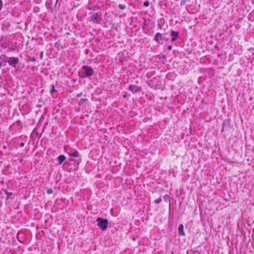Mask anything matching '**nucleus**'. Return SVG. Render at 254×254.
<instances>
[{"mask_svg": "<svg viewBox=\"0 0 254 254\" xmlns=\"http://www.w3.org/2000/svg\"><path fill=\"white\" fill-rule=\"evenodd\" d=\"M94 70L90 66H83L79 72L80 76L82 78H86L93 75Z\"/></svg>", "mask_w": 254, "mask_h": 254, "instance_id": "obj_1", "label": "nucleus"}, {"mask_svg": "<svg viewBox=\"0 0 254 254\" xmlns=\"http://www.w3.org/2000/svg\"><path fill=\"white\" fill-rule=\"evenodd\" d=\"M7 60H5V64L3 66L6 65V63H8V64L12 67L16 68V65L19 64V60L17 57H9L7 56H4Z\"/></svg>", "mask_w": 254, "mask_h": 254, "instance_id": "obj_2", "label": "nucleus"}, {"mask_svg": "<svg viewBox=\"0 0 254 254\" xmlns=\"http://www.w3.org/2000/svg\"><path fill=\"white\" fill-rule=\"evenodd\" d=\"M97 221L98 222V226L102 230L105 231L107 229L108 226V221L107 219L98 217L97 219Z\"/></svg>", "mask_w": 254, "mask_h": 254, "instance_id": "obj_3", "label": "nucleus"}, {"mask_svg": "<svg viewBox=\"0 0 254 254\" xmlns=\"http://www.w3.org/2000/svg\"><path fill=\"white\" fill-rule=\"evenodd\" d=\"M128 90L130 91L134 94L137 93H140L142 91L140 87L132 84L128 87Z\"/></svg>", "mask_w": 254, "mask_h": 254, "instance_id": "obj_4", "label": "nucleus"}, {"mask_svg": "<svg viewBox=\"0 0 254 254\" xmlns=\"http://www.w3.org/2000/svg\"><path fill=\"white\" fill-rule=\"evenodd\" d=\"M101 12H96L91 16V20L94 23H98L99 20L101 19Z\"/></svg>", "mask_w": 254, "mask_h": 254, "instance_id": "obj_5", "label": "nucleus"}, {"mask_svg": "<svg viewBox=\"0 0 254 254\" xmlns=\"http://www.w3.org/2000/svg\"><path fill=\"white\" fill-rule=\"evenodd\" d=\"M165 35V34H162L159 32H157L156 33L155 37H154L153 40L158 44L160 43V41L163 40V36Z\"/></svg>", "mask_w": 254, "mask_h": 254, "instance_id": "obj_6", "label": "nucleus"}, {"mask_svg": "<svg viewBox=\"0 0 254 254\" xmlns=\"http://www.w3.org/2000/svg\"><path fill=\"white\" fill-rule=\"evenodd\" d=\"M44 128H34L32 133L36 134L37 135H41L42 132H43Z\"/></svg>", "mask_w": 254, "mask_h": 254, "instance_id": "obj_7", "label": "nucleus"}, {"mask_svg": "<svg viewBox=\"0 0 254 254\" xmlns=\"http://www.w3.org/2000/svg\"><path fill=\"white\" fill-rule=\"evenodd\" d=\"M179 234L181 236H185V233L184 231V226L183 224H180L178 228Z\"/></svg>", "mask_w": 254, "mask_h": 254, "instance_id": "obj_8", "label": "nucleus"}, {"mask_svg": "<svg viewBox=\"0 0 254 254\" xmlns=\"http://www.w3.org/2000/svg\"><path fill=\"white\" fill-rule=\"evenodd\" d=\"M230 126V120L226 119L223 121L222 127H229Z\"/></svg>", "mask_w": 254, "mask_h": 254, "instance_id": "obj_9", "label": "nucleus"}, {"mask_svg": "<svg viewBox=\"0 0 254 254\" xmlns=\"http://www.w3.org/2000/svg\"><path fill=\"white\" fill-rule=\"evenodd\" d=\"M58 160L59 164L61 165L65 160V157L63 155H61L58 157Z\"/></svg>", "mask_w": 254, "mask_h": 254, "instance_id": "obj_10", "label": "nucleus"}, {"mask_svg": "<svg viewBox=\"0 0 254 254\" xmlns=\"http://www.w3.org/2000/svg\"><path fill=\"white\" fill-rule=\"evenodd\" d=\"M68 153L70 155L75 157H79L80 156L79 153L77 151H75V150H74L72 152H68Z\"/></svg>", "mask_w": 254, "mask_h": 254, "instance_id": "obj_11", "label": "nucleus"}, {"mask_svg": "<svg viewBox=\"0 0 254 254\" xmlns=\"http://www.w3.org/2000/svg\"><path fill=\"white\" fill-rule=\"evenodd\" d=\"M52 3V0H47L46 2L45 5L47 8L51 9V4Z\"/></svg>", "mask_w": 254, "mask_h": 254, "instance_id": "obj_12", "label": "nucleus"}, {"mask_svg": "<svg viewBox=\"0 0 254 254\" xmlns=\"http://www.w3.org/2000/svg\"><path fill=\"white\" fill-rule=\"evenodd\" d=\"M171 35L173 37H175V38H177L179 36V33L177 31H171Z\"/></svg>", "mask_w": 254, "mask_h": 254, "instance_id": "obj_13", "label": "nucleus"}, {"mask_svg": "<svg viewBox=\"0 0 254 254\" xmlns=\"http://www.w3.org/2000/svg\"><path fill=\"white\" fill-rule=\"evenodd\" d=\"M87 99H81L78 103L79 105L80 106H84L87 101Z\"/></svg>", "mask_w": 254, "mask_h": 254, "instance_id": "obj_14", "label": "nucleus"}, {"mask_svg": "<svg viewBox=\"0 0 254 254\" xmlns=\"http://www.w3.org/2000/svg\"><path fill=\"white\" fill-rule=\"evenodd\" d=\"M4 56H5V55H1L0 57V64L1 66L2 65L3 63H5V60H7V59H6L5 58V57H4Z\"/></svg>", "mask_w": 254, "mask_h": 254, "instance_id": "obj_15", "label": "nucleus"}, {"mask_svg": "<svg viewBox=\"0 0 254 254\" xmlns=\"http://www.w3.org/2000/svg\"><path fill=\"white\" fill-rule=\"evenodd\" d=\"M162 198L161 197H159L158 199L154 200V203L156 204H159L162 201Z\"/></svg>", "mask_w": 254, "mask_h": 254, "instance_id": "obj_16", "label": "nucleus"}, {"mask_svg": "<svg viewBox=\"0 0 254 254\" xmlns=\"http://www.w3.org/2000/svg\"><path fill=\"white\" fill-rule=\"evenodd\" d=\"M28 60L29 61H30V62H35L36 61V59L34 57H30V56H29L28 57Z\"/></svg>", "mask_w": 254, "mask_h": 254, "instance_id": "obj_17", "label": "nucleus"}, {"mask_svg": "<svg viewBox=\"0 0 254 254\" xmlns=\"http://www.w3.org/2000/svg\"><path fill=\"white\" fill-rule=\"evenodd\" d=\"M118 7L121 9H124L126 8V5L125 4H120Z\"/></svg>", "mask_w": 254, "mask_h": 254, "instance_id": "obj_18", "label": "nucleus"}, {"mask_svg": "<svg viewBox=\"0 0 254 254\" xmlns=\"http://www.w3.org/2000/svg\"><path fill=\"white\" fill-rule=\"evenodd\" d=\"M169 196L168 194L165 195L163 197L164 200L166 201H168L169 199Z\"/></svg>", "mask_w": 254, "mask_h": 254, "instance_id": "obj_19", "label": "nucleus"}, {"mask_svg": "<svg viewBox=\"0 0 254 254\" xmlns=\"http://www.w3.org/2000/svg\"><path fill=\"white\" fill-rule=\"evenodd\" d=\"M47 192L48 194H52L53 193V190L52 189H49L47 190Z\"/></svg>", "mask_w": 254, "mask_h": 254, "instance_id": "obj_20", "label": "nucleus"}, {"mask_svg": "<svg viewBox=\"0 0 254 254\" xmlns=\"http://www.w3.org/2000/svg\"><path fill=\"white\" fill-rule=\"evenodd\" d=\"M55 91V86H54V85L53 84V85H52V88H51V90H50V92H51V93H53V92H54Z\"/></svg>", "mask_w": 254, "mask_h": 254, "instance_id": "obj_21", "label": "nucleus"}, {"mask_svg": "<svg viewBox=\"0 0 254 254\" xmlns=\"http://www.w3.org/2000/svg\"><path fill=\"white\" fill-rule=\"evenodd\" d=\"M3 7V1L2 0H0V11L2 9Z\"/></svg>", "mask_w": 254, "mask_h": 254, "instance_id": "obj_22", "label": "nucleus"}, {"mask_svg": "<svg viewBox=\"0 0 254 254\" xmlns=\"http://www.w3.org/2000/svg\"><path fill=\"white\" fill-rule=\"evenodd\" d=\"M163 40H165V41H168L169 40V39L166 38L165 35L163 36Z\"/></svg>", "mask_w": 254, "mask_h": 254, "instance_id": "obj_23", "label": "nucleus"}, {"mask_svg": "<svg viewBox=\"0 0 254 254\" xmlns=\"http://www.w3.org/2000/svg\"><path fill=\"white\" fill-rule=\"evenodd\" d=\"M176 40H177V38H176L173 37V38L171 39V42H173L175 41Z\"/></svg>", "mask_w": 254, "mask_h": 254, "instance_id": "obj_24", "label": "nucleus"}, {"mask_svg": "<svg viewBox=\"0 0 254 254\" xmlns=\"http://www.w3.org/2000/svg\"><path fill=\"white\" fill-rule=\"evenodd\" d=\"M167 49H168V50H169V51L171 50H172V46H171V45L168 46V47H167Z\"/></svg>", "mask_w": 254, "mask_h": 254, "instance_id": "obj_25", "label": "nucleus"}, {"mask_svg": "<svg viewBox=\"0 0 254 254\" xmlns=\"http://www.w3.org/2000/svg\"><path fill=\"white\" fill-rule=\"evenodd\" d=\"M6 194L8 197H9L10 196L12 195V192H7Z\"/></svg>", "mask_w": 254, "mask_h": 254, "instance_id": "obj_26", "label": "nucleus"}, {"mask_svg": "<svg viewBox=\"0 0 254 254\" xmlns=\"http://www.w3.org/2000/svg\"><path fill=\"white\" fill-rule=\"evenodd\" d=\"M144 5L145 6H148V5H149V3H148V2H144Z\"/></svg>", "mask_w": 254, "mask_h": 254, "instance_id": "obj_27", "label": "nucleus"}, {"mask_svg": "<svg viewBox=\"0 0 254 254\" xmlns=\"http://www.w3.org/2000/svg\"><path fill=\"white\" fill-rule=\"evenodd\" d=\"M129 115H130V116H134V114H133L132 112H130V113H129Z\"/></svg>", "mask_w": 254, "mask_h": 254, "instance_id": "obj_28", "label": "nucleus"}, {"mask_svg": "<svg viewBox=\"0 0 254 254\" xmlns=\"http://www.w3.org/2000/svg\"><path fill=\"white\" fill-rule=\"evenodd\" d=\"M185 4V1H184L183 0H182L181 1V5H182L183 4Z\"/></svg>", "mask_w": 254, "mask_h": 254, "instance_id": "obj_29", "label": "nucleus"}, {"mask_svg": "<svg viewBox=\"0 0 254 254\" xmlns=\"http://www.w3.org/2000/svg\"><path fill=\"white\" fill-rule=\"evenodd\" d=\"M58 0H56V4H55V5H56V4H57V2H58Z\"/></svg>", "mask_w": 254, "mask_h": 254, "instance_id": "obj_30", "label": "nucleus"}, {"mask_svg": "<svg viewBox=\"0 0 254 254\" xmlns=\"http://www.w3.org/2000/svg\"><path fill=\"white\" fill-rule=\"evenodd\" d=\"M24 145V143H21V146H23Z\"/></svg>", "mask_w": 254, "mask_h": 254, "instance_id": "obj_31", "label": "nucleus"}, {"mask_svg": "<svg viewBox=\"0 0 254 254\" xmlns=\"http://www.w3.org/2000/svg\"><path fill=\"white\" fill-rule=\"evenodd\" d=\"M253 3L254 4V0H253Z\"/></svg>", "mask_w": 254, "mask_h": 254, "instance_id": "obj_32", "label": "nucleus"}, {"mask_svg": "<svg viewBox=\"0 0 254 254\" xmlns=\"http://www.w3.org/2000/svg\"><path fill=\"white\" fill-rule=\"evenodd\" d=\"M79 96H80V94L77 95L78 97H79Z\"/></svg>", "mask_w": 254, "mask_h": 254, "instance_id": "obj_33", "label": "nucleus"}, {"mask_svg": "<svg viewBox=\"0 0 254 254\" xmlns=\"http://www.w3.org/2000/svg\"><path fill=\"white\" fill-rule=\"evenodd\" d=\"M79 96H80V94L77 95L78 97H79Z\"/></svg>", "mask_w": 254, "mask_h": 254, "instance_id": "obj_34", "label": "nucleus"}]
</instances>
